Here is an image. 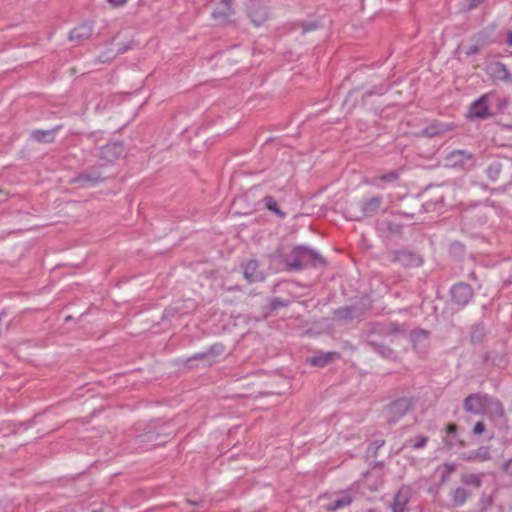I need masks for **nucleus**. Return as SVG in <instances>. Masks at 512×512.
Masks as SVG:
<instances>
[{"mask_svg": "<svg viewBox=\"0 0 512 512\" xmlns=\"http://www.w3.org/2000/svg\"><path fill=\"white\" fill-rule=\"evenodd\" d=\"M444 432L443 443L448 449L466 447V442L461 438L456 423L447 424Z\"/></svg>", "mask_w": 512, "mask_h": 512, "instance_id": "obj_11", "label": "nucleus"}, {"mask_svg": "<svg viewBox=\"0 0 512 512\" xmlns=\"http://www.w3.org/2000/svg\"><path fill=\"white\" fill-rule=\"evenodd\" d=\"M481 49H482V47L477 42H474L473 45L469 46L466 49L465 54L467 56L476 55V54H478L480 52Z\"/></svg>", "mask_w": 512, "mask_h": 512, "instance_id": "obj_46", "label": "nucleus"}, {"mask_svg": "<svg viewBox=\"0 0 512 512\" xmlns=\"http://www.w3.org/2000/svg\"><path fill=\"white\" fill-rule=\"evenodd\" d=\"M367 345L384 359L392 361H395L397 359V353L391 347L384 343L368 340Z\"/></svg>", "mask_w": 512, "mask_h": 512, "instance_id": "obj_25", "label": "nucleus"}, {"mask_svg": "<svg viewBox=\"0 0 512 512\" xmlns=\"http://www.w3.org/2000/svg\"><path fill=\"white\" fill-rule=\"evenodd\" d=\"M506 44L512 46V30L507 33Z\"/></svg>", "mask_w": 512, "mask_h": 512, "instance_id": "obj_54", "label": "nucleus"}, {"mask_svg": "<svg viewBox=\"0 0 512 512\" xmlns=\"http://www.w3.org/2000/svg\"><path fill=\"white\" fill-rule=\"evenodd\" d=\"M410 498V489L402 486L394 495L392 510L393 512H407V504Z\"/></svg>", "mask_w": 512, "mask_h": 512, "instance_id": "obj_22", "label": "nucleus"}, {"mask_svg": "<svg viewBox=\"0 0 512 512\" xmlns=\"http://www.w3.org/2000/svg\"><path fill=\"white\" fill-rule=\"evenodd\" d=\"M250 18H251L252 22L256 26H260V25H262L266 21V19H267V12H266L265 9H262V11L260 13L252 12L250 14Z\"/></svg>", "mask_w": 512, "mask_h": 512, "instance_id": "obj_40", "label": "nucleus"}, {"mask_svg": "<svg viewBox=\"0 0 512 512\" xmlns=\"http://www.w3.org/2000/svg\"><path fill=\"white\" fill-rule=\"evenodd\" d=\"M263 204L266 209L273 211L276 215L280 216L281 218L285 217V213L280 210L277 201L272 196H266L263 198Z\"/></svg>", "mask_w": 512, "mask_h": 512, "instance_id": "obj_35", "label": "nucleus"}, {"mask_svg": "<svg viewBox=\"0 0 512 512\" xmlns=\"http://www.w3.org/2000/svg\"><path fill=\"white\" fill-rule=\"evenodd\" d=\"M197 360H200V361H207L209 364L212 363L207 351H203V352H200V353H195L194 355H192L191 357L188 358V363L192 362V361H197Z\"/></svg>", "mask_w": 512, "mask_h": 512, "instance_id": "obj_44", "label": "nucleus"}, {"mask_svg": "<svg viewBox=\"0 0 512 512\" xmlns=\"http://www.w3.org/2000/svg\"><path fill=\"white\" fill-rule=\"evenodd\" d=\"M103 131H93L88 135V138L91 139L93 142H98L100 139L103 138Z\"/></svg>", "mask_w": 512, "mask_h": 512, "instance_id": "obj_50", "label": "nucleus"}, {"mask_svg": "<svg viewBox=\"0 0 512 512\" xmlns=\"http://www.w3.org/2000/svg\"><path fill=\"white\" fill-rule=\"evenodd\" d=\"M412 406V399L407 397L398 398L386 405L383 412L387 423L389 425L396 424L407 414Z\"/></svg>", "mask_w": 512, "mask_h": 512, "instance_id": "obj_3", "label": "nucleus"}, {"mask_svg": "<svg viewBox=\"0 0 512 512\" xmlns=\"http://www.w3.org/2000/svg\"><path fill=\"white\" fill-rule=\"evenodd\" d=\"M171 432H163L155 427H148L143 433L135 438V445L139 448L149 450L166 443L171 437Z\"/></svg>", "mask_w": 512, "mask_h": 512, "instance_id": "obj_2", "label": "nucleus"}, {"mask_svg": "<svg viewBox=\"0 0 512 512\" xmlns=\"http://www.w3.org/2000/svg\"><path fill=\"white\" fill-rule=\"evenodd\" d=\"M280 258L286 265V269L288 271H302L303 265L301 264V245L295 246L291 253L288 255L280 254L279 251H277Z\"/></svg>", "mask_w": 512, "mask_h": 512, "instance_id": "obj_17", "label": "nucleus"}, {"mask_svg": "<svg viewBox=\"0 0 512 512\" xmlns=\"http://www.w3.org/2000/svg\"><path fill=\"white\" fill-rule=\"evenodd\" d=\"M473 42H477L482 48L496 42L494 27H486L471 37Z\"/></svg>", "mask_w": 512, "mask_h": 512, "instance_id": "obj_23", "label": "nucleus"}, {"mask_svg": "<svg viewBox=\"0 0 512 512\" xmlns=\"http://www.w3.org/2000/svg\"><path fill=\"white\" fill-rule=\"evenodd\" d=\"M385 445L384 439H376L374 440L368 447V453H370L373 457H375L378 451Z\"/></svg>", "mask_w": 512, "mask_h": 512, "instance_id": "obj_42", "label": "nucleus"}, {"mask_svg": "<svg viewBox=\"0 0 512 512\" xmlns=\"http://www.w3.org/2000/svg\"><path fill=\"white\" fill-rule=\"evenodd\" d=\"M489 97V104L491 110L494 112V116L497 114L504 113L509 105V100L506 97L498 95L496 92L486 93Z\"/></svg>", "mask_w": 512, "mask_h": 512, "instance_id": "obj_24", "label": "nucleus"}, {"mask_svg": "<svg viewBox=\"0 0 512 512\" xmlns=\"http://www.w3.org/2000/svg\"><path fill=\"white\" fill-rule=\"evenodd\" d=\"M6 199V194L0 190V202Z\"/></svg>", "mask_w": 512, "mask_h": 512, "instance_id": "obj_55", "label": "nucleus"}, {"mask_svg": "<svg viewBox=\"0 0 512 512\" xmlns=\"http://www.w3.org/2000/svg\"><path fill=\"white\" fill-rule=\"evenodd\" d=\"M474 296L473 288L466 282H457L450 288L451 302L459 308L466 307Z\"/></svg>", "mask_w": 512, "mask_h": 512, "instance_id": "obj_7", "label": "nucleus"}, {"mask_svg": "<svg viewBox=\"0 0 512 512\" xmlns=\"http://www.w3.org/2000/svg\"><path fill=\"white\" fill-rule=\"evenodd\" d=\"M300 258L303 270L308 267H319L326 264L325 259L316 250L305 245H301Z\"/></svg>", "mask_w": 512, "mask_h": 512, "instance_id": "obj_14", "label": "nucleus"}, {"mask_svg": "<svg viewBox=\"0 0 512 512\" xmlns=\"http://www.w3.org/2000/svg\"><path fill=\"white\" fill-rule=\"evenodd\" d=\"M206 351H207L211 361H213V359L216 356H219L224 352V345L221 343H216V344L211 345Z\"/></svg>", "mask_w": 512, "mask_h": 512, "instance_id": "obj_41", "label": "nucleus"}, {"mask_svg": "<svg viewBox=\"0 0 512 512\" xmlns=\"http://www.w3.org/2000/svg\"><path fill=\"white\" fill-rule=\"evenodd\" d=\"M66 321H71V316L66 317Z\"/></svg>", "mask_w": 512, "mask_h": 512, "instance_id": "obj_57", "label": "nucleus"}, {"mask_svg": "<svg viewBox=\"0 0 512 512\" xmlns=\"http://www.w3.org/2000/svg\"><path fill=\"white\" fill-rule=\"evenodd\" d=\"M488 71L494 80H499L507 83L512 82V74L509 72L507 66L500 61L494 62L489 65Z\"/></svg>", "mask_w": 512, "mask_h": 512, "instance_id": "obj_20", "label": "nucleus"}, {"mask_svg": "<svg viewBox=\"0 0 512 512\" xmlns=\"http://www.w3.org/2000/svg\"><path fill=\"white\" fill-rule=\"evenodd\" d=\"M385 225H386V229L389 232V234H391L393 236H401L402 235L403 225L401 223L387 221V222H385Z\"/></svg>", "mask_w": 512, "mask_h": 512, "instance_id": "obj_38", "label": "nucleus"}, {"mask_svg": "<svg viewBox=\"0 0 512 512\" xmlns=\"http://www.w3.org/2000/svg\"><path fill=\"white\" fill-rule=\"evenodd\" d=\"M445 160L452 168L470 170L475 166V156L468 150H453L447 154Z\"/></svg>", "mask_w": 512, "mask_h": 512, "instance_id": "obj_6", "label": "nucleus"}, {"mask_svg": "<svg viewBox=\"0 0 512 512\" xmlns=\"http://www.w3.org/2000/svg\"><path fill=\"white\" fill-rule=\"evenodd\" d=\"M290 302L288 300H282L280 298H271L269 300V304L267 306V309L272 312V311H275L277 310L278 308H281V307H287L289 306Z\"/></svg>", "mask_w": 512, "mask_h": 512, "instance_id": "obj_39", "label": "nucleus"}, {"mask_svg": "<svg viewBox=\"0 0 512 512\" xmlns=\"http://www.w3.org/2000/svg\"><path fill=\"white\" fill-rule=\"evenodd\" d=\"M491 459L490 448L481 446L477 450L463 454V460L467 462H485Z\"/></svg>", "mask_w": 512, "mask_h": 512, "instance_id": "obj_26", "label": "nucleus"}, {"mask_svg": "<svg viewBox=\"0 0 512 512\" xmlns=\"http://www.w3.org/2000/svg\"><path fill=\"white\" fill-rule=\"evenodd\" d=\"M379 332L384 335H396L400 333H404V327L397 322H389L386 325L380 326Z\"/></svg>", "mask_w": 512, "mask_h": 512, "instance_id": "obj_34", "label": "nucleus"}, {"mask_svg": "<svg viewBox=\"0 0 512 512\" xmlns=\"http://www.w3.org/2000/svg\"><path fill=\"white\" fill-rule=\"evenodd\" d=\"M124 152L125 149L122 142H109L100 147L98 157L112 163L124 155Z\"/></svg>", "mask_w": 512, "mask_h": 512, "instance_id": "obj_13", "label": "nucleus"}, {"mask_svg": "<svg viewBox=\"0 0 512 512\" xmlns=\"http://www.w3.org/2000/svg\"><path fill=\"white\" fill-rule=\"evenodd\" d=\"M399 178V173L396 170L390 171L388 173L382 174L379 179L383 183H391Z\"/></svg>", "mask_w": 512, "mask_h": 512, "instance_id": "obj_43", "label": "nucleus"}, {"mask_svg": "<svg viewBox=\"0 0 512 512\" xmlns=\"http://www.w3.org/2000/svg\"><path fill=\"white\" fill-rule=\"evenodd\" d=\"M374 92L373 91H370L367 93L368 96L372 95Z\"/></svg>", "mask_w": 512, "mask_h": 512, "instance_id": "obj_58", "label": "nucleus"}, {"mask_svg": "<svg viewBox=\"0 0 512 512\" xmlns=\"http://www.w3.org/2000/svg\"><path fill=\"white\" fill-rule=\"evenodd\" d=\"M259 266V262L256 259H251L243 265V275L249 283L263 282L265 280V273L259 269Z\"/></svg>", "mask_w": 512, "mask_h": 512, "instance_id": "obj_15", "label": "nucleus"}, {"mask_svg": "<svg viewBox=\"0 0 512 512\" xmlns=\"http://www.w3.org/2000/svg\"><path fill=\"white\" fill-rule=\"evenodd\" d=\"M485 0H469L468 8L474 9L477 6H479L481 3H483Z\"/></svg>", "mask_w": 512, "mask_h": 512, "instance_id": "obj_53", "label": "nucleus"}, {"mask_svg": "<svg viewBox=\"0 0 512 512\" xmlns=\"http://www.w3.org/2000/svg\"><path fill=\"white\" fill-rule=\"evenodd\" d=\"M438 204L444 205L443 196L437 198L434 203H421L418 197H411L403 203L396 213L402 217L414 218L417 213L435 210Z\"/></svg>", "mask_w": 512, "mask_h": 512, "instance_id": "obj_1", "label": "nucleus"}, {"mask_svg": "<svg viewBox=\"0 0 512 512\" xmlns=\"http://www.w3.org/2000/svg\"><path fill=\"white\" fill-rule=\"evenodd\" d=\"M413 349L419 354H425L428 348L429 332L424 329H414L410 332Z\"/></svg>", "mask_w": 512, "mask_h": 512, "instance_id": "obj_16", "label": "nucleus"}, {"mask_svg": "<svg viewBox=\"0 0 512 512\" xmlns=\"http://www.w3.org/2000/svg\"><path fill=\"white\" fill-rule=\"evenodd\" d=\"M93 33V26L91 23L84 22L69 33V40L75 42L77 45L81 44L85 40L89 39Z\"/></svg>", "mask_w": 512, "mask_h": 512, "instance_id": "obj_18", "label": "nucleus"}, {"mask_svg": "<svg viewBox=\"0 0 512 512\" xmlns=\"http://www.w3.org/2000/svg\"><path fill=\"white\" fill-rule=\"evenodd\" d=\"M382 204H383V196L382 195H375L373 197L363 198L359 202V209H360L359 213L360 214L355 216L354 220L359 221L365 217L375 216L381 209Z\"/></svg>", "mask_w": 512, "mask_h": 512, "instance_id": "obj_10", "label": "nucleus"}, {"mask_svg": "<svg viewBox=\"0 0 512 512\" xmlns=\"http://www.w3.org/2000/svg\"><path fill=\"white\" fill-rule=\"evenodd\" d=\"M60 126H56L53 129L49 130H33L30 133V139L39 142V143H53L55 140V133L59 130Z\"/></svg>", "mask_w": 512, "mask_h": 512, "instance_id": "obj_27", "label": "nucleus"}, {"mask_svg": "<svg viewBox=\"0 0 512 512\" xmlns=\"http://www.w3.org/2000/svg\"><path fill=\"white\" fill-rule=\"evenodd\" d=\"M223 3H224L225 5H227V6H228V5H230V1H229V0H223Z\"/></svg>", "mask_w": 512, "mask_h": 512, "instance_id": "obj_56", "label": "nucleus"}, {"mask_svg": "<svg viewBox=\"0 0 512 512\" xmlns=\"http://www.w3.org/2000/svg\"><path fill=\"white\" fill-rule=\"evenodd\" d=\"M389 255L393 263L405 268L419 267L423 263V259L418 253L408 249L392 251Z\"/></svg>", "mask_w": 512, "mask_h": 512, "instance_id": "obj_8", "label": "nucleus"}, {"mask_svg": "<svg viewBox=\"0 0 512 512\" xmlns=\"http://www.w3.org/2000/svg\"><path fill=\"white\" fill-rule=\"evenodd\" d=\"M486 430V426L483 422L479 421V422H476L473 426V433L474 434H477V435H480V434H483Z\"/></svg>", "mask_w": 512, "mask_h": 512, "instance_id": "obj_48", "label": "nucleus"}, {"mask_svg": "<svg viewBox=\"0 0 512 512\" xmlns=\"http://www.w3.org/2000/svg\"><path fill=\"white\" fill-rule=\"evenodd\" d=\"M454 125L440 121H433L430 125L421 130L420 135L428 138L442 135L453 130Z\"/></svg>", "mask_w": 512, "mask_h": 512, "instance_id": "obj_19", "label": "nucleus"}, {"mask_svg": "<svg viewBox=\"0 0 512 512\" xmlns=\"http://www.w3.org/2000/svg\"><path fill=\"white\" fill-rule=\"evenodd\" d=\"M460 481L462 483V486L467 488L472 487L475 489L480 488L483 483L482 475L475 473L462 474L460 477Z\"/></svg>", "mask_w": 512, "mask_h": 512, "instance_id": "obj_31", "label": "nucleus"}, {"mask_svg": "<svg viewBox=\"0 0 512 512\" xmlns=\"http://www.w3.org/2000/svg\"><path fill=\"white\" fill-rule=\"evenodd\" d=\"M457 465L455 463H444L436 469L437 473H440V484H445L450 476L456 471Z\"/></svg>", "mask_w": 512, "mask_h": 512, "instance_id": "obj_32", "label": "nucleus"}, {"mask_svg": "<svg viewBox=\"0 0 512 512\" xmlns=\"http://www.w3.org/2000/svg\"><path fill=\"white\" fill-rule=\"evenodd\" d=\"M429 438L425 435H417L414 438H409L405 441L403 448H411L413 450H419L424 448L428 443Z\"/></svg>", "mask_w": 512, "mask_h": 512, "instance_id": "obj_33", "label": "nucleus"}, {"mask_svg": "<svg viewBox=\"0 0 512 512\" xmlns=\"http://www.w3.org/2000/svg\"><path fill=\"white\" fill-rule=\"evenodd\" d=\"M491 504H492L491 498L483 495L479 501L480 511L486 512L487 509L491 506Z\"/></svg>", "mask_w": 512, "mask_h": 512, "instance_id": "obj_45", "label": "nucleus"}, {"mask_svg": "<svg viewBox=\"0 0 512 512\" xmlns=\"http://www.w3.org/2000/svg\"><path fill=\"white\" fill-rule=\"evenodd\" d=\"M485 336V328L481 323L474 324L471 328L470 339L472 343H480Z\"/></svg>", "mask_w": 512, "mask_h": 512, "instance_id": "obj_36", "label": "nucleus"}, {"mask_svg": "<svg viewBox=\"0 0 512 512\" xmlns=\"http://www.w3.org/2000/svg\"><path fill=\"white\" fill-rule=\"evenodd\" d=\"M336 357H338L337 352L320 353L309 358V363L315 367H324Z\"/></svg>", "mask_w": 512, "mask_h": 512, "instance_id": "obj_30", "label": "nucleus"}, {"mask_svg": "<svg viewBox=\"0 0 512 512\" xmlns=\"http://www.w3.org/2000/svg\"><path fill=\"white\" fill-rule=\"evenodd\" d=\"M489 394L486 393H473L465 397L463 400V408L467 413L474 415H481L486 413L487 400Z\"/></svg>", "mask_w": 512, "mask_h": 512, "instance_id": "obj_9", "label": "nucleus"}, {"mask_svg": "<svg viewBox=\"0 0 512 512\" xmlns=\"http://www.w3.org/2000/svg\"><path fill=\"white\" fill-rule=\"evenodd\" d=\"M365 313V309L360 304L347 305L339 307L333 311L335 319L340 321H352L361 318Z\"/></svg>", "mask_w": 512, "mask_h": 512, "instance_id": "obj_12", "label": "nucleus"}, {"mask_svg": "<svg viewBox=\"0 0 512 512\" xmlns=\"http://www.w3.org/2000/svg\"><path fill=\"white\" fill-rule=\"evenodd\" d=\"M472 490L464 486H458L450 491L451 507L463 506L472 496Z\"/></svg>", "mask_w": 512, "mask_h": 512, "instance_id": "obj_21", "label": "nucleus"}, {"mask_svg": "<svg viewBox=\"0 0 512 512\" xmlns=\"http://www.w3.org/2000/svg\"><path fill=\"white\" fill-rule=\"evenodd\" d=\"M466 117L469 120H486L494 117L487 94H483L469 105Z\"/></svg>", "mask_w": 512, "mask_h": 512, "instance_id": "obj_5", "label": "nucleus"}, {"mask_svg": "<svg viewBox=\"0 0 512 512\" xmlns=\"http://www.w3.org/2000/svg\"><path fill=\"white\" fill-rule=\"evenodd\" d=\"M318 27H319V25L315 21L302 24L303 33H307V32L316 30Z\"/></svg>", "mask_w": 512, "mask_h": 512, "instance_id": "obj_47", "label": "nucleus"}, {"mask_svg": "<svg viewBox=\"0 0 512 512\" xmlns=\"http://www.w3.org/2000/svg\"><path fill=\"white\" fill-rule=\"evenodd\" d=\"M107 2L112 6V7H121V6H124L128 0H107Z\"/></svg>", "mask_w": 512, "mask_h": 512, "instance_id": "obj_52", "label": "nucleus"}, {"mask_svg": "<svg viewBox=\"0 0 512 512\" xmlns=\"http://www.w3.org/2000/svg\"><path fill=\"white\" fill-rule=\"evenodd\" d=\"M352 502H353V497L350 494H348L346 492H343L341 494V496H339L338 498L333 499L330 502H328L324 506V508H325L326 511L332 512V511H336L338 509H342L344 507H347Z\"/></svg>", "mask_w": 512, "mask_h": 512, "instance_id": "obj_28", "label": "nucleus"}, {"mask_svg": "<svg viewBox=\"0 0 512 512\" xmlns=\"http://www.w3.org/2000/svg\"><path fill=\"white\" fill-rule=\"evenodd\" d=\"M502 171V164L499 162H493L486 169V175L489 180L496 181Z\"/></svg>", "mask_w": 512, "mask_h": 512, "instance_id": "obj_37", "label": "nucleus"}, {"mask_svg": "<svg viewBox=\"0 0 512 512\" xmlns=\"http://www.w3.org/2000/svg\"><path fill=\"white\" fill-rule=\"evenodd\" d=\"M102 166H92L86 171L72 177L70 184L77 185L79 188H88L95 186L105 180V176L101 171Z\"/></svg>", "mask_w": 512, "mask_h": 512, "instance_id": "obj_4", "label": "nucleus"}, {"mask_svg": "<svg viewBox=\"0 0 512 512\" xmlns=\"http://www.w3.org/2000/svg\"><path fill=\"white\" fill-rule=\"evenodd\" d=\"M486 413L493 417L502 418L505 415L503 404L494 396L489 395L486 405Z\"/></svg>", "mask_w": 512, "mask_h": 512, "instance_id": "obj_29", "label": "nucleus"}, {"mask_svg": "<svg viewBox=\"0 0 512 512\" xmlns=\"http://www.w3.org/2000/svg\"><path fill=\"white\" fill-rule=\"evenodd\" d=\"M502 469L507 475L512 477V458L503 464Z\"/></svg>", "mask_w": 512, "mask_h": 512, "instance_id": "obj_51", "label": "nucleus"}, {"mask_svg": "<svg viewBox=\"0 0 512 512\" xmlns=\"http://www.w3.org/2000/svg\"><path fill=\"white\" fill-rule=\"evenodd\" d=\"M132 45H133V41L121 43L118 47L117 53L123 54V53L127 52L129 49H131Z\"/></svg>", "mask_w": 512, "mask_h": 512, "instance_id": "obj_49", "label": "nucleus"}]
</instances>
